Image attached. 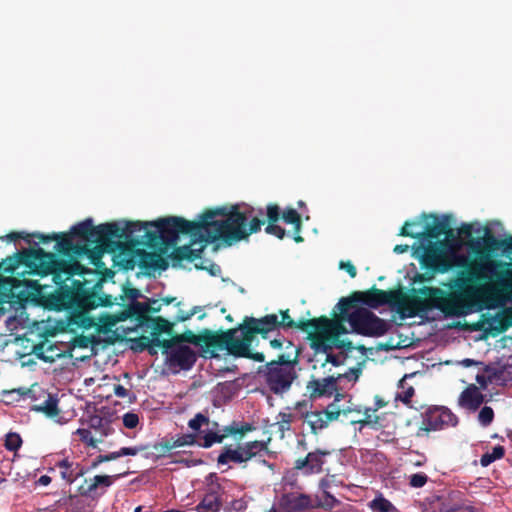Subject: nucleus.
I'll use <instances>...</instances> for the list:
<instances>
[{"mask_svg": "<svg viewBox=\"0 0 512 512\" xmlns=\"http://www.w3.org/2000/svg\"><path fill=\"white\" fill-rule=\"evenodd\" d=\"M282 219L286 224L292 225V234L296 242H302L303 238L300 236L301 218L298 212L294 209H287L282 214Z\"/></svg>", "mask_w": 512, "mask_h": 512, "instance_id": "obj_17", "label": "nucleus"}, {"mask_svg": "<svg viewBox=\"0 0 512 512\" xmlns=\"http://www.w3.org/2000/svg\"><path fill=\"white\" fill-rule=\"evenodd\" d=\"M208 423V419L203 416L202 414H197L193 419H191L188 423L189 427L197 431L199 430L204 424Z\"/></svg>", "mask_w": 512, "mask_h": 512, "instance_id": "obj_38", "label": "nucleus"}, {"mask_svg": "<svg viewBox=\"0 0 512 512\" xmlns=\"http://www.w3.org/2000/svg\"><path fill=\"white\" fill-rule=\"evenodd\" d=\"M118 458H120L119 451H115V452H112V453L107 454V455H99V456H97V458L93 461L92 466H93V467H97L99 464H101V463H103V462H107V461L115 460V459H118Z\"/></svg>", "mask_w": 512, "mask_h": 512, "instance_id": "obj_39", "label": "nucleus"}, {"mask_svg": "<svg viewBox=\"0 0 512 512\" xmlns=\"http://www.w3.org/2000/svg\"><path fill=\"white\" fill-rule=\"evenodd\" d=\"M310 321L311 320H309L307 322H301L300 324L296 325V323L291 319V317L289 316V314L286 311V312H281V320L278 319V326H283V327H288V328L299 327L305 331L306 325ZM306 332H307V330H306ZM308 333L311 336H313L319 342V344H321V340L318 337L311 334L309 331H308Z\"/></svg>", "mask_w": 512, "mask_h": 512, "instance_id": "obj_26", "label": "nucleus"}, {"mask_svg": "<svg viewBox=\"0 0 512 512\" xmlns=\"http://www.w3.org/2000/svg\"><path fill=\"white\" fill-rule=\"evenodd\" d=\"M114 393L116 396L124 398L128 395V390L122 385H115Z\"/></svg>", "mask_w": 512, "mask_h": 512, "instance_id": "obj_45", "label": "nucleus"}, {"mask_svg": "<svg viewBox=\"0 0 512 512\" xmlns=\"http://www.w3.org/2000/svg\"><path fill=\"white\" fill-rule=\"evenodd\" d=\"M131 225L123 223H106L94 227L90 219L85 220L71 229L73 235L79 236L84 241H92L105 244L111 238L127 237V230Z\"/></svg>", "mask_w": 512, "mask_h": 512, "instance_id": "obj_4", "label": "nucleus"}, {"mask_svg": "<svg viewBox=\"0 0 512 512\" xmlns=\"http://www.w3.org/2000/svg\"><path fill=\"white\" fill-rule=\"evenodd\" d=\"M36 411L45 413L47 416L54 417L58 415L57 400L51 395L40 405L35 406Z\"/></svg>", "mask_w": 512, "mask_h": 512, "instance_id": "obj_23", "label": "nucleus"}, {"mask_svg": "<svg viewBox=\"0 0 512 512\" xmlns=\"http://www.w3.org/2000/svg\"><path fill=\"white\" fill-rule=\"evenodd\" d=\"M221 490L218 483H210L203 499L196 506V511L218 512L222 507Z\"/></svg>", "mask_w": 512, "mask_h": 512, "instance_id": "obj_13", "label": "nucleus"}, {"mask_svg": "<svg viewBox=\"0 0 512 512\" xmlns=\"http://www.w3.org/2000/svg\"><path fill=\"white\" fill-rule=\"evenodd\" d=\"M194 441H195V439H194L193 435H184V436L179 437L178 439L174 440L171 444L170 443L167 444L166 448L172 449V448L182 447L185 445L193 444Z\"/></svg>", "mask_w": 512, "mask_h": 512, "instance_id": "obj_34", "label": "nucleus"}, {"mask_svg": "<svg viewBox=\"0 0 512 512\" xmlns=\"http://www.w3.org/2000/svg\"><path fill=\"white\" fill-rule=\"evenodd\" d=\"M265 230L268 234L275 235L279 239H282L285 235L284 229H282L279 225L275 224V222H270Z\"/></svg>", "mask_w": 512, "mask_h": 512, "instance_id": "obj_40", "label": "nucleus"}, {"mask_svg": "<svg viewBox=\"0 0 512 512\" xmlns=\"http://www.w3.org/2000/svg\"><path fill=\"white\" fill-rule=\"evenodd\" d=\"M332 482V477H325L320 481V488L323 490V493L329 492L328 490L331 487Z\"/></svg>", "mask_w": 512, "mask_h": 512, "instance_id": "obj_44", "label": "nucleus"}, {"mask_svg": "<svg viewBox=\"0 0 512 512\" xmlns=\"http://www.w3.org/2000/svg\"><path fill=\"white\" fill-rule=\"evenodd\" d=\"M254 335L248 329L234 330L226 336V347L228 351L240 357L251 358L258 362H263L265 357L262 353H252L250 346Z\"/></svg>", "mask_w": 512, "mask_h": 512, "instance_id": "obj_7", "label": "nucleus"}, {"mask_svg": "<svg viewBox=\"0 0 512 512\" xmlns=\"http://www.w3.org/2000/svg\"><path fill=\"white\" fill-rule=\"evenodd\" d=\"M267 512H276V510H275V508H274V507H272V508H271L269 511H267Z\"/></svg>", "mask_w": 512, "mask_h": 512, "instance_id": "obj_58", "label": "nucleus"}, {"mask_svg": "<svg viewBox=\"0 0 512 512\" xmlns=\"http://www.w3.org/2000/svg\"><path fill=\"white\" fill-rule=\"evenodd\" d=\"M350 302L342 299L340 316L336 320L327 318L312 319L305 330L321 340V345L331 347L336 338L349 331L365 336H382L388 329L387 323L366 308H356L348 312Z\"/></svg>", "mask_w": 512, "mask_h": 512, "instance_id": "obj_3", "label": "nucleus"}, {"mask_svg": "<svg viewBox=\"0 0 512 512\" xmlns=\"http://www.w3.org/2000/svg\"><path fill=\"white\" fill-rule=\"evenodd\" d=\"M10 237L14 239V238H16V235L15 234H10Z\"/></svg>", "mask_w": 512, "mask_h": 512, "instance_id": "obj_61", "label": "nucleus"}, {"mask_svg": "<svg viewBox=\"0 0 512 512\" xmlns=\"http://www.w3.org/2000/svg\"><path fill=\"white\" fill-rule=\"evenodd\" d=\"M414 312H415L414 309H410V310H408V315H413Z\"/></svg>", "mask_w": 512, "mask_h": 512, "instance_id": "obj_55", "label": "nucleus"}, {"mask_svg": "<svg viewBox=\"0 0 512 512\" xmlns=\"http://www.w3.org/2000/svg\"><path fill=\"white\" fill-rule=\"evenodd\" d=\"M457 417L446 408H437L429 411L423 420L420 430L429 432L439 430L448 426H455Z\"/></svg>", "mask_w": 512, "mask_h": 512, "instance_id": "obj_9", "label": "nucleus"}, {"mask_svg": "<svg viewBox=\"0 0 512 512\" xmlns=\"http://www.w3.org/2000/svg\"><path fill=\"white\" fill-rule=\"evenodd\" d=\"M278 327V316L270 314L260 319H250L247 323V329L254 333H267Z\"/></svg>", "mask_w": 512, "mask_h": 512, "instance_id": "obj_16", "label": "nucleus"}, {"mask_svg": "<svg viewBox=\"0 0 512 512\" xmlns=\"http://www.w3.org/2000/svg\"><path fill=\"white\" fill-rule=\"evenodd\" d=\"M347 375H339L338 377H327L323 379H313L308 382L307 390L313 398L332 396L337 389L336 383L347 378Z\"/></svg>", "mask_w": 512, "mask_h": 512, "instance_id": "obj_11", "label": "nucleus"}, {"mask_svg": "<svg viewBox=\"0 0 512 512\" xmlns=\"http://www.w3.org/2000/svg\"><path fill=\"white\" fill-rule=\"evenodd\" d=\"M376 404H377L378 408L383 407L385 405V403L382 400H380V399H377Z\"/></svg>", "mask_w": 512, "mask_h": 512, "instance_id": "obj_53", "label": "nucleus"}, {"mask_svg": "<svg viewBox=\"0 0 512 512\" xmlns=\"http://www.w3.org/2000/svg\"><path fill=\"white\" fill-rule=\"evenodd\" d=\"M446 225L442 222H437L433 227L428 228L424 233L429 237L438 238L445 233Z\"/></svg>", "mask_w": 512, "mask_h": 512, "instance_id": "obj_36", "label": "nucleus"}, {"mask_svg": "<svg viewBox=\"0 0 512 512\" xmlns=\"http://www.w3.org/2000/svg\"><path fill=\"white\" fill-rule=\"evenodd\" d=\"M461 234H463L465 237H470L472 235V225H464L461 230Z\"/></svg>", "mask_w": 512, "mask_h": 512, "instance_id": "obj_46", "label": "nucleus"}, {"mask_svg": "<svg viewBox=\"0 0 512 512\" xmlns=\"http://www.w3.org/2000/svg\"><path fill=\"white\" fill-rule=\"evenodd\" d=\"M155 341L157 342L156 345L159 346L160 345V340L158 338H156V339L153 340V342H155Z\"/></svg>", "mask_w": 512, "mask_h": 512, "instance_id": "obj_57", "label": "nucleus"}, {"mask_svg": "<svg viewBox=\"0 0 512 512\" xmlns=\"http://www.w3.org/2000/svg\"><path fill=\"white\" fill-rule=\"evenodd\" d=\"M141 340L142 341H147V342L149 341L148 338H146V337H143Z\"/></svg>", "mask_w": 512, "mask_h": 512, "instance_id": "obj_60", "label": "nucleus"}, {"mask_svg": "<svg viewBox=\"0 0 512 512\" xmlns=\"http://www.w3.org/2000/svg\"><path fill=\"white\" fill-rule=\"evenodd\" d=\"M75 433L79 436L80 440L87 445L91 447L97 446V440L92 437L91 432L88 429L80 428L77 429Z\"/></svg>", "mask_w": 512, "mask_h": 512, "instance_id": "obj_33", "label": "nucleus"}, {"mask_svg": "<svg viewBox=\"0 0 512 512\" xmlns=\"http://www.w3.org/2000/svg\"><path fill=\"white\" fill-rule=\"evenodd\" d=\"M267 217L270 220V222H276L279 218V207L276 205L268 206Z\"/></svg>", "mask_w": 512, "mask_h": 512, "instance_id": "obj_42", "label": "nucleus"}, {"mask_svg": "<svg viewBox=\"0 0 512 512\" xmlns=\"http://www.w3.org/2000/svg\"><path fill=\"white\" fill-rule=\"evenodd\" d=\"M140 510H141V507H137L135 511L140 512Z\"/></svg>", "mask_w": 512, "mask_h": 512, "instance_id": "obj_62", "label": "nucleus"}, {"mask_svg": "<svg viewBox=\"0 0 512 512\" xmlns=\"http://www.w3.org/2000/svg\"><path fill=\"white\" fill-rule=\"evenodd\" d=\"M191 315H193V313H191L189 316H186L184 319H189Z\"/></svg>", "mask_w": 512, "mask_h": 512, "instance_id": "obj_64", "label": "nucleus"}, {"mask_svg": "<svg viewBox=\"0 0 512 512\" xmlns=\"http://www.w3.org/2000/svg\"><path fill=\"white\" fill-rule=\"evenodd\" d=\"M252 213L247 208L240 210L238 206H233L208 210L197 221L169 217L154 222H127L131 225L130 230H127V237L137 230H144L143 237L160 238L174 244L180 234H188L191 241L188 246L182 247V255L190 258L202 252L206 243L221 240L231 246L260 231L263 221Z\"/></svg>", "mask_w": 512, "mask_h": 512, "instance_id": "obj_2", "label": "nucleus"}, {"mask_svg": "<svg viewBox=\"0 0 512 512\" xmlns=\"http://www.w3.org/2000/svg\"><path fill=\"white\" fill-rule=\"evenodd\" d=\"M346 395L337 393L335 395L334 401L329 404L330 406H334L337 413V419L340 417V415H348L351 413H356L357 415H361L362 418L356 419V422L358 423H364V424H371L376 423L378 417L375 415L376 409L372 408H365L361 409L360 407L354 406L351 403V400H348L347 405H339V402L341 399H344Z\"/></svg>", "mask_w": 512, "mask_h": 512, "instance_id": "obj_10", "label": "nucleus"}, {"mask_svg": "<svg viewBox=\"0 0 512 512\" xmlns=\"http://www.w3.org/2000/svg\"><path fill=\"white\" fill-rule=\"evenodd\" d=\"M295 378L294 367L290 361H285L284 356L279 361H272L267 366V384L275 393L288 390Z\"/></svg>", "mask_w": 512, "mask_h": 512, "instance_id": "obj_5", "label": "nucleus"}, {"mask_svg": "<svg viewBox=\"0 0 512 512\" xmlns=\"http://www.w3.org/2000/svg\"><path fill=\"white\" fill-rule=\"evenodd\" d=\"M334 406L328 405L323 411H310L305 414V422L310 426L313 433L328 427V425L337 420V411Z\"/></svg>", "mask_w": 512, "mask_h": 512, "instance_id": "obj_12", "label": "nucleus"}, {"mask_svg": "<svg viewBox=\"0 0 512 512\" xmlns=\"http://www.w3.org/2000/svg\"><path fill=\"white\" fill-rule=\"evenodd\" d=\"M460 364H461L462 366H464V367H470V366H473V365L478 364V362H477V361H475V360H473V359H469V358H467V359H463V360L460 362Z\"/></svg>", "mask_w": 512, "mask_h": 512, "instance_id": "obj_48", "label": "nucleus"}, {"mask_svg": "<svg viewBox=\"0 0 512 512\" xmlns=\"http://www.w3.org/2000/svg\"><path fill=\"white\" fill-rule=\"evenodd\" d=\"M58 466L61 469V471H60L61 477L65 481L72 483L75 480L76 475L71 470V465L69 464V462L67 460H63V461L59 462Z\"/></svg>", "mask_w": 512, "mask_h": 512, "instance_id": "obj_30", "label": "nucleus"}, {"mask_svg": "<svg viewBox=\"0 0 512 512\" xmlns=\"http://www.w3.org/2000/svg\"><path fill=\"white\" fill-rule=\"evenodd\" d=\"M122 330L126 331V330H130V328L122 327Z\"/></svg>", "mask_w": 512, "mask_h": 512, "instance_id": "obj_63", "label": "nucleus"}, {"mask_svg": "<svg viewBox=\"0 0 512 512\" xmlns=\"http://www.w3.org/2000/svg\"><path fill=\"white\" fill-rule=\"evenodd\" d=\"M407 249H408L407 245H397L394 248V252L400 254V253H404L405 251H407Z\"/></svg>", "mask_w": 512, "mask_h": 512, "instance_id": "obj_51", "label": "nucleus"}, {"mask_svg": "<svg viewBox=\"0 0 512 512\" xmlns=\"http://www.w3.org/2000/svg\"><path fill=\"white\" fill-rule=\"evenodd\" d=\"M92 381H93V379H92V378H90V379H86V380H85V383H86V384H88V383H92Z\"/></svg>", "mask_w": 512, "mask_h": 512, "instance_id": "obj_56", "label": "nucleus"}, {"mask_svg": "<svg viewBox=\"0 0 512 512\" xmlns=\"http://www.w3.org/2000/svg\"><path fill=\"white\" fill-rule=\"evenodd\" d=\"M268 449L267 444L263 441H251L236 447H226L223 452L218 456V464L225 465L229 462L243 463L247 462L253 457H256L261 452Z\"/></svg>", "mask_w": 512, "mask_h": 512, "instance_id": "obj_6", "label": "nucleus"}, {"mask_svg": "<svg viewBox=\"0 0 512 512\" xmlns=\"http://www.w3.org/2000/svg\"><path fill=\"white\" fill-rule=\"evenodd\" d=\"M505 454V449L503 446H495L493 447L491 452H486L482 455L480 459V464L483 467L489 466L491 463H493L496 460L501 459Z\"/></svg>", "mask_w": 512, "mask_h": 512, "instance_id": "obj_22", "label": "nucleus"}, {"mask_svg": "<svg viewBox=\"0 0 512 512\" xmlns=\"http://www.w3.org/2000/svg\"><path fill=\"white\" fill-rule=\"evenodd\" d=\"M406 378H407V375L404 376L400 380L399 386H400L401 391H399L396 394V400H400L404 404H408L410 402V400L413 397L414 392H415V390L412 386H407Z\"/></svg>", "mask_w": 512, "mask_h": 512, "instance_id": "obj_24", "label": "nucleus"}, {"mask_svg": "<svg viewBox=\"0 0 512 512\" xmlns=\"http://www.w3.org/2000/svg\"><path fill=\"white\" fill-rule=\"evenodd\" d=\"M236 432H238V431L234 430L233 428H230V427H227L224 430V434H218L217 432H213V431L207 432L203 437L204 442H203L202 446L205 448H208V447L212 446L214 443L222 442V440L226 436L235 434Z\"/></svg>", "mask_w": 512, "mask_h": 512, "instance_id": "obj_19", "label": "nucleus"}, {"mask_svg": "<svg viewBox=\"0 0 512 512\" xmlns=\"http://www.w3.org/2000/svg\"><path fill=\"white\" fill-rule=\"evenodd\" d=\"M280 417H281V422L282 423H285V424H290L291 422V415L290 414H280Z\"/></svg>", "mask_w": 512, "mask_h": 512, "instance_id": "obj_50", "label": "nucleus"}, {"mask_svg": "<svg viewBox=\"0 0 512 512\" xmlns=\"http://www.w3.org/2000/svg\"><path fill=\"white\" fill-rule=\"evenodd\" d=\"M162 346L166 349L165 353L173 366L189 369L196 361L195 352L186 344L174 340H165Z\"/></svg>", "mask_w": 512, "mask_h": 512, "instance_id": "obj_8", "label": "nucleus"}, {"mask_svg": "<svg viewBox=\"0 0 512 512\" xmlns=\"http://www.w3.org/2000/svg\"><path fill=\"white\" fill-rule=\"evenodd\" d=\"M362 295L364 302L371 307H378L388 301V295L384 291L367 292Z\"/></svg>", "mask_w": 512, "mask_h": 512, "instance_id": "obj_20", "label": "nucleus"}, {"mask_svg": "<svg viewBox=\"0 0 512 512\" xmlns=\"http://www.w3.org/2000/svg\"><path fill=\"white\" fill-rule=\"evenodd\" d=\"M369 507L376 512H392L395 509L393 504L382 496L372 500Z\"/></svg>", "mask_w": 512, "mask_h": 512, "instance_id": "obj_27", "label": "nucleus"}, {"mask_svg": "<svg viewBox=\"0 0 512 512\" xmlns=\"http://www.w3.org/2000/svg\"><path fill=\"white\" fill-rule=\"evenodd\" d=\"M288 504L293 510H304L309 507H314V503L306 495H293L289 498Z\"/></svg>", "mask_w": 512, "mask_h": 512, "instance_id": "obj_21", "label": "nucleus"}, {"mask_svg": "<svg viewBox=\"0 0 512 512\" xmlns=\"http://www.w3.org/2000/svg\"><path fill=\"white\" fill-rule=\"evenodd\" d=\"M113 476L109 475H96L90 480H86L87 489L85 491V494L87 495H94L98 489L105 490L113 483Z\"/></svg>", "mask_w": 512, "mask_h": 512, "instance_id": "obj_18", "label": "nucleus"}, {"mask_svg": "<svg viewBox=\"0 0 512 512\" xmlns=\"http://www.w3.org/2000/svg\"><path fill=\"white\" fill-rule=\"evenodd\" d=\"M339 504V501L332 496L329 492L323 493V496L314 503V507H321L324 509H333Z\"/></svg>", "mask_w": 512, "mask_h": 512, "instance_id": "obj_28", "label": "nucleus"}, {"mask_svg": "<svg viewBox=\"0 0 512 512\" xmlns=\"http://www.w3.org/2000/svg\"><path fill=\"white\" fill-rule=\"evenodd\" d=\"M96 260H98V259H97V258H94V264H95L96 266H98V262H96Z\"/></svg>", "mask_w": 512, "mask_h": 512, "instance_id": "obj_59", "label": "nucleus"}, {"mask_svg": "<svg viewBox=\"0 0 512 512\" xmlns=\"http://www.w3.org/2000/svg\"><path fill=\"white\" fill-rule=\"evenodd\" d=\"M145 447H123L119 450L120 457L122 456H135L139 452L143 451Z\"/></svg>", "mask_w": 512, "mask_h": 512, "instance_id": "obj_41", "label": "nucleus"}, {"mask_svg": "<svg viewBox=\"0 0 512 512\" xmlns=\"http://www.w3.org/2000/svg\"><path fill=\"white\" fill-rule=\"evenodd\" d=\"M262 463L264 465H267L270 469H273V465L266 462V460H263Z\"/></svg>", "mask_w": 512, "mask_h": 512, "instance_id": "obj_54", "label": "nucleus"}, {"mask_svg": "<svg viewBox=\"0 0 512 512\" xmlns=\"http://www.w3.org/2000/svg\"><path fill=\"white\" fill-rule=\"evenodd\" d=\"M408 226H409V223H405V225L401 229L400 235L414 237V235L408 231Z\"/></svg>", "mask_w": 512, "mask_h": 512, "instance_id": "obj_49", "label": "nucleus"}, {"mask_svg": "<svg viewBox=\"0 0 512 512\" xmlns=\"http://www.w3.org/2000/svg\"><path fill=\"white\" fill-rule=\"evenodd\" d=\"M139 423V417L135 413H126L123 416V424L126 428L133 429Z\"/></svg>", "mask_w": 512, "mask_h": 512, "instance_id": "obj_37", "label": "nucleus"}, {"mask_svg": "<svg viewBox=\"0 0 512 512\" xmlns=\"http://www.w3.org/2000/svg\"><path fill=\"white\" fill-rule=\"evenodd\" d=\"M329 451L316 450L307 454L304 459H298L295 468L303 470L305 474H317L322 471L325 457Z\"/></svg>", "mask_w": 512, "mask_h": 512, "instance_id": "obj_14", "label": "nucleus"}, {"mask_svg": "<svg viewBox=\"0 0 512 512\" xmlns=\"http://www.w3.org/2000/svg\"><path fill=\"white\" fill-rule=\"evenodd\" d=\"M64 271L69 275H75V274H88L90 273L89 269H86L80 262L74 261L73 263H70L64 268Z\"/></svg>", "mask_w": 512, "mask_h": 512, "instance_id": "obj_31", "label": "nucleus"}, {"mask_svg": "<svg viewBox=\"0 0 512 512\" xmlns=\"http://www.w3.org/2000/svg\"><path fill=\"white\" fill-rule=\"evenodd\" d=\"M22 439L17 433H8L5 438V447L10 451H16L20 448Z\"/></svg>", "mask_w": 512, "mask_h": 512, "instance_id": "obj_29", "label": "nucleus"}, {"mask_svg": "<svg viewBox=\"0 0 512 512\" xmlns=\"http://www.w3.org/2000/svg\"><path fill=\"white\" fill-rule=\"evenodd\" d=\"M340 269L345 270L352 278H355L357 275V270L350 261L341 262Z\"/></svg>", "mask_w": 512, "mask_h": 512, "instance_id": "obj_43", "label": "nucleus"}, {"mask_svg": "<svg viewBox=\"0 0 512 512\" xmlns=\"http://www.w3.org/2000/svg\"><path fill=\"white\" fill-rule=\"evenodd\" d=\"M270 345L274 348H280L282 343L279 340L274 339V340L270 341Z\"/></svg>", "mask_w": 512, "mask_h": 512, "instance_id": "obj_52", "label": "nucleus"}, {"mask_svg": "<svg viewBox=\"0 0 512 512\" xmlns=\"http://www.w3.org/2000/svg\"><path fill=\"white\" fill-rule=\"evenodd\" d=\"M467 245L466 253L460 251V244H451L429 250L425 255L426 264L441 273L460 267L466 268L471 279L489 281L448 295L440 288H428L427 296L433 306L449 316L470 314L479 302L490 306L512 301V269L482 249L480 241H469Z\"/></svg>", "mask_w": 512, "mask_h": 512, "instance_id": "obj_1", "label": "nucleus"}, {"mask_svg": "<svg viewBox=\"0 0 512 512\" xmlns=\"http://www.w3.org/2000/svg\"><path fill=\"white\" fill-rule=\"evenodd\" d=\"M484 401V396L475 385L467 387L459 397V405L468 410H476Z\"/></svg>", "mask_w": 512, "mask_h": 512, "instance_id": "obj_15", "label": "nucleus"}, {"mask_svg": "<svg viewBox=\"0 0 512 512\" xmlns=\"http://www.w3.org/2000/svg\"><path fill=\"white\" fill-rule=\"evenodd\" d=\"M428 477L423 473L412 474L409 477V484L414 488H421L427 483Z\"/></svg>", "mask_w": 512, "mask_h": 512, "instance_id": "obj_35", "label": "nucleus"}, {"mask_svg": "<svg viewBox=\"0 0 512 512\" xmlns=\"http://www.w3.org/2000/svg\"><path fill=\"white\" fill-rule=\"evenodd\" d=\"M38 483L42 486H47L51 483V478L48 476V475H42L39 479H38Z\"/></svg>", "mask_w": 512, "mask_h": 512, "instance_id": "obj_47", "label": "nucleus"}, {"mask_svg": "<svg viewBox=\"0 0 512 512\" xmlns=\"http://www.w3.org/2000/svg\"><path fill=\"white\" fill-rule=\"evenodd\" d=\"M494 418V412L491 407H483L478 415V419L483 426H488Z\"/></svg>", "mask_w": 512, "mask_h": 512, "instance_id": "obj_32", "label": "nucleus"}, {"mask_svg": "<svg viewBox=\"0 0 512 512\" xmlns=\"http://www.w3.org/2000/svg\"><path fill=\"white\" fill-rule=\"evenodd\" d=\"M126 313H121L120 316L118 315H102L99 317V324L102 328L106 330H112L113 327L117 325L118 322L123 321L127 318Z\"/></svg>", "mask_w": 512, "mask_h": 512, "instance_id": "obj_25", "label": "nucleus"}]
</instances>
